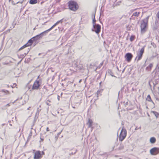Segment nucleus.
Returning <instances> with one entry per match:
<instances>
[{
	"mask_svg": "<svg viewBox=\"0 0 159 159\" xmlns=\"http://www.w3.org/2000/svg\"><path fill=\"white\" fill-rule=\"evenodd\" d=\"M149 16H148L142 21L140 25L141 32L142 34H143L147 31V27L148 25Z\"/></svg>",
	"mask_w": 159,
	"mask_h": 159,
	"instance_id": "nucleus-1",
	"label": "nucleus"
},
{
	"mask_svg": "<svg viewBox=\"0 0 159 159\" xmlns=\"http://www.w3.org/2000/svg\"><path fill=\"white\" fill-rule=\"evenodd\" d=\"M69 8L71 10L75 11L78 8V6L76 2L74 1H70L68 2Z\"/></svg>",
	"mask_w": 159,
	"mask_h": 159,
	"instance_id": "nucleus-2",
	"label": "nucleus"
},
{
	"mask_svg": "<svg viewBox=\"0 0 159 159\" xmlns=\"http://www.w3.org/2000/svg\"><path fill=\"white\" fill-rule=\"evenodd\" d=\"M48 32V30H47L41 33L40 34L32 37V38L33 39V40H34V41H36L40 39L43 36H45L46 34Z\"/></svg>",
	"mask_w": 159,
	"mask_h": 159,
	"instance_id": "nucleus-3",
	"label": "nucleus"
},
{
	"mask_svg": "<svg viewBox=\"0 0 159 159\" xmlns=\"http://www.w3.org/2000/svg\"><path fill=\"white\" fill-rule=\"evenodd\" d=\"M145 46H144L137 53V56L135 58V61H137L138 62L142 58L143 54L144 52V48Z\"/></svg>",
	"mask_w": 159,
	"mask_h": 159,
	"instance_id": "nucleus-4",
	"label": "nucleus"
},
{
	"mask_svg": "<svg viewBox=\"0 0 159 159\" xmlns=\"http://www.w3.org/2000/svg\"><path fill=\"white\" fill-rule=\"evenodd\" d=\"M126 130L125 129L123 128L121 130L119 137V140L120 141H122L126 136Z\"/></svg>",
	"mask_w": 159,
	"mask_h": 159,
	"instance_id": "nucleus-5",
	"label": "nucleus"
},
{
	"mask_svg": "<svg viewBox=\"0 0 159 159\" xmlns=\"http://www.w3.org/2000/svg\"><path fill=\"white\" fill-rule=\"evenodd\" d=\"M101 30V26L98 24L93 25V28L92 29L93 31L95 32L96 34H98L100 32Z\"/></svg>",
	"mask_w": 159,
	"mask_h": 159,
	"instance_id": "nucleus-6",
	"label": "nucleus"
},
{
	"mask_svg": "<svg viewBox=\"0 0 159 159\" xmlns=\"http://www.w3.org/2000/svg\"><path fill=\"white\" fill-rule=\"evenodd\" d=\"M41 84L39 83V80H36L34 82L32 88V90H38L39 89Z\"/></svg>",
	"mask_w": 159,
	"mask_h": 159,
	"instance_id": "nucleus-7",
	"label": "nucleus"
},
{
	"mask_svg": "<svg viewBox=\"0 0 159 159\" xmlns=\"http://www.w3.org/2000/svg\"><path fill=\"white\" fill-rule=\"evenodd\" d=\"M150 154L152 155H156L159 153V148L154 147L150 150Z\"/></svg>",
	"mask_w": 159,
	"mask_h": 159,
	"instance_id": "nucleus-8",
	"label": "nucleus"
},
{
	"mask_svg": "<svg viewBox=\"0 0 159 159\" xmlns=\"http://www.w3.org/2000/svg\"><path fill=\"white\" fill-rule=\"evenodd\" d=\"M133 57V55L130 53H127L125 55V57L128 62H130Z\"/></svg>",
	"mask_w": 159,
	"mask_h": 159,
	"instance_id": "nucleus-9",
	"label": "nucleus"
},
{
	"mask_svg": "<svg viewBox=\"0 0 159 159\" xmlns=\"http://www.w3.org/2000/svg\"><path fill=\"white\" fill-rule=\"evenodd\" d=\"M42 157L40 151H38L35 152L34 156V159H40Z\"/></svg>",
	"mask_w": 159,
	"mask_h": 159,
	"instance_id": "nucleus-10",
	"label": "nucleus"
},
{
	"mask_svg": "<svg viewBox=\"0 0 159 159\" xmlns=\"http://www.w3.org/2000/svg\"><path fill=\"white\" fill-rule=\"evenodd\" d=\"M62 19L61 20L59 21H57V22H56L53 26H52L50 29L48 30V31L49 32L51 30H52L53 28L56 25H57L58 24L60 23H62Z\"/></svg>",
	"mask_w": 159,
	"mask_h": 159,
	"instance_id": "nucleus-11",
	"label": "nucleus"
},
{
	"mask_svg": "<svg viewBox=\"0 0 159 159\" xmlns=\"http://www.w3.org/2000/svg\"><path fill=\"white\" fill-rule=\"evenodd\" d=\"M62 19L61 20L59 21H57V22H56L53 26H52L50 29L48 30V31L49 32L51 30H52L53 28L56 25H57L58 24L60 23H62Z\"/></svg>",
	"mask_w": 159,
	"mask_h": 159,
	"instance_id": "nucleus-12",
	"label": "nucleus"
},
{
	"mask_svg": "<svg viewBox=\"0 0 159 159\" xmlns=\"http://www.w3.org/2000/svg\"><path fill=\"white\" fill-rule=\"evenodd\" d=\"M153 65L152 63L150 64L146 68V70L147 71H150L152 68L153 67Z\"/></svg>",
	"mask_w": 159,
	"mask_h": 159,
	"instance_id": "nucleus-13",
	"label": "nucleus"
},
{
	"mask_svg": "<svg viewBox=\"0 0 159 159\" xmlns=\"http://www.w3.org/2000/svg\"><path fill=\"white\" fill-rule=\"evenodd\" d=\"M34 41V40H33V39L32 38L28 41V42L26 43V44L28 46H29L32 45Z\"/></svg>",
	"mask_w": 159,
	"mask_h": 159,
	"instance_id": "nucleus-14",
	"label": "nucleus"
},
{
	"mask_svg": "<svg viewBox=\"0 0 159 159\" xmlns=\"http://www.w3.org/2000/svg\"><path fill=\"white\" fill-rule=\"evenodd\" d=\"M93 121L92 120L90 119H89L88 120V121L87 123V124L88 125V127L90 128L91 127L92 125Z\"/></svg>",
	"mask_w": 159,
	"mask_h": 159,
	"instance_id": "nucleus-15",
	"label": "nucleus"
},
{
	"mask_svg": "<svg viewBox=\"0 0 159 159\" xmlns=\"http://www.w3.org/2000/svg\"><path fill=\"white\" fill-rule=\"evenodd\" d=\"M156 139L154 137H152L150 139V142L152 143H154L156 141Z\"/></svg>",
	"mask_w": 159,
	"mask_h": 159,
	"instance_id": "nucleus-16",
	"label": "nucleus"
},
{
	"mask_svg": "<svg viewBox=\"0 0 159 159\" xmlns=\"http://www.w3.org/2000/svg\"><path fill=\"white\" fill-rule=\"evenodd\" d=\"M37 2V0H30L29 3L31 4H34Z\"/></svg>",
	"mask_w": 159,
	"mask_h": 159,
	"instance_id": "nucleus-17",
	"label": "nucleus"
},
{
	"mask_svg": "<svg viewBox=\"0 0 159 159\" xmlns=\"http://www.w3.org/2000/svg\"><path fill=\"white\" fill-rule=\"evenodd\" d=\"M124 148V145L122 144L121 143L120 144L119 147L118 148V149L119 150H120L123 149Z\"/></svg>",
	"mask_w": 159,
	"mask_h": 159,
	"instance_id": "nucleus-18",
	"label": "nucleus"
},
{
	"mask_svg": "<svg viewBox=\"0 0 159 159\" xmlns=\"http://www.w3.org/2000/svg\"><path fill=\"white\" fill-rule=\"evenodd\" d=\"M95 14H94V15L93 18V19L92 24H93V25H97V24L96 23V20L95 19Z\"/></svg>",
	"mask_w": 159,
	"mask_h": 159,
	"instance_id": "nucleus-19",
	"label": "nucleus"
},
{
	"mask_svg": "<svg viewBox=\"0 0 159 159\" xmlns=\"http://www.w3.org/2000/svg\"><path fill=\"white\" fill-rule=\"evenodd\" d=\"M152 112L154 115L157 118L159 115V114L157 112L155 111H152Z\"/></svg>",
	"mask_w": 159,
	"mask_h": 159,
	"instance_id": "nucleus-20",
	"label": "nucleus"
},
{
	"mask_svg": "<svg viewBox=\"0 0 159 159\" xmlns=\"http://www.w3.org/2000/svg\"><path fill=\"white\" fill-rule=\"evenodd\" d=\"M135 38V36L134 35H132L131 36V37L130 38V39H129L130 41L132 42L133 41H134V39Z\"/></svg>",
	"mask_w": 159,
	"mask_h": 159,
	"instance_id": "nucleus-21",
	"label": "nucleus"
},
{
	"mask_svg": "<svg viewBox=\"0 0 159 159\" xmlns=\"http://www.w3.org/2000/svg\"><path fill=\"white\" fill-rule=\"evenodd\" d=\"M146 100L148 101H152L151 97L149 95H148L146 98Z\"/></svg>",
	"mask_w": 159,
	"mask_h": 159,
	"instance_id": "nucleus-22",
	"label": "nucleus"
},
{
	"mask_svg": "<svg viewBox=\"0 0 159 159\" xmlns=\"http://www.w3.org/2000/svg\"><path fill=\"white\" fill-rule=\"evenodd\" d=\"M140 13L139 12H135L134 13L133 15L135 16H138Z\"/></svg>",
	"mask_w": 159,
	"mask_h": 159,
	"instance_id": "nucleus-23",
	"label": "nucleus"
},
{
	"mask_svg": "<svg viewBox=\"0 0 159 159\" xmlns=\"http://www.w3.org/2000/svg\"><path fill=\"white\" fill-rule=\"evenodd\" d=\"M28 47L27 45L25 44L23 46L21 47L19 50H22L23 48H25Z\"/></svg>",
	"mask_w": 159,
	"mask_h": 159,
	"instance_id": "nucleus-24",
	"label": "nucleus"
},
{
	"mask_svg": "<svg viewBox=\"0 0 159 159\" xmlns=\"http://www.w3.org/2000/svg\"><path fill=\"white\" fill-rule=\"evenodd\" d=\"M1 92H2L3 93H9V91L7 90H4V89H2V90L1 91Z\"/></svg>",
	"mask_w": 159,
	"mask_h": 159,
	"instance_id": "nucleus-25",
	"label": "nucleus"
},
{
	"mask_svg": "<svg viewBox=\"0 0 159 159\" xmlns=\"http://www.w3.org/2000/svg\"><path fill=\"white\" fill-rule=\"evenodd\" d=\"M51 102V101L49 100H48L46 102V103L48 106H50L51 104L49 103V102Z\"/></svg>",
	"mask_w": 159,
	"mask_h": 159,
	"instance_id": "nucleus-26",
	"label": "nucleus"
},
{
	"mask_svg": "<svg viewBox=\"0 0 159 159\" xmlns=\"http://www.w3.org/2000/svg\"><path fill=\"white\" fill-rule=\"evenodd\" d=\"M73 66H74V67L77 68L78 66V65L75 62L73 63Z\"/></svg>",
	"mask_w": 159,
	"mask_h": 159,
	"instance_id": "nucleus-27",
	"label": "nucleus"
},
{
	"mask_svg": "<svg viewBox=\"0 0 159 159\" xmlns=\"http://www.w3.org/2000/svg\"><path fill=\"white\" fill-rule=\"evenodd\" d=\"M32 131H31L29 134V135L28 136V138H31V137L32 136Z\"/></svg>",
	"mask_w": 159,
	"mask_h": 159,
	"instance_id": "nucleus-28",
	"label": "nucleus"
},
{
	"mask_svg": "<svg viewBox=\"0 0 159 159\" xmlns=\"http://www.w3.org/2000/svg\"><path fill=\"white\" fill-rule=\"evenodd\" d=\"M39 113H38V112H37L36 113V114H35V117H38L39 115Z\"/></svg>",
	"mask_w": 159,
	"mask_h": 159,
	"instance_id": "nucleus-29",
	"label": "nucleus"
},
{
	"mask_svg": "<svg viewBox=\"0 0 159 159\" xmlns=\"http://www.w3.org/2000/svg\"><path fill=\"white\" fill-rule=\"evenodd\" d=\"M100 93V91H98L97 92V97H98V95Z\"/></svg>",
	"mask_w": 159,
	"mask_h": 159,
	"instance_id": "nucleus-30",
	"label": "nucleus"
},
{
	"mask_svg": "<svg viewBox=\"0 0 159 159\" xmlns=\"http://www.w3.org/2000/svg\"><path fill=\"white\" fill-rule=\"evenodd\" d=\"M157 17L158 18H159V11L157 13Z\"/></svg>",
	"mask_w": 159,
	"mask_h": 159,
	"instance_id": "nucleus-31",
	"label": "nucleus"
},
{
	"mask_svg": "<svg viewBox=\"0 0 159 159\" xmlns=\"http://www.w3.org/2000/svg\"><path fill=\"white\" fill-rule=\"evenodd\" d=\"M28 51L27 52V53H25V56H26L27 54V53H28V52H29L30 50H29V49L28 48Z\"/></svg>",
	"mask_w": 159,
	"mask_h": 159,
	"instance_id": "nucleus-32",
	"label": "nucleus"
},
{
	"mask_svg": "<svg viewBox=\"0 0 159 159\" xmlns=\"http://www.w3.org/2000/svg\"><path fill=\"white\" fill-rule=\"evenodd\" d=\"M126 67H125L124 68V69H123V70H122V73H124V71H125V69Z\"/></svg>",
	"mask_w": 159,
	"mask_h": 159,
	"instance_id": "nucleus-33",
	"label": "nucleus"
},
{
	"mask_svg": "<svg viewBox=\"0 0 159 159\" xmlns=\"http://www.w3.org/2000/svg\"><path fill=\"white\" fill-rule=\"evenodd\" d=\"M75 153L71 152V153L70 154V155H74V154H75Z\"/></svg>",
	"mask_w": 159,
	"mask_h": 159,
	"instance_id": "nucleus-34",
	"label": "nucleus"
},
{
	"mask_svg": "<svg viewBox=\"0 0 159 159\" xmlns=\"http://www.w3.org/2000/svg\"><path fill=\"white\" fill-rule=\"evenodd\" d=\"M46 130L47 131H49V128L48 127H47L46 128Z\"/></svg>",
	"mask_w": 159,
	"mask_h": 159,
	"instance_id": "nucleus-35",
	"label": "nucleus"
},
{
	"mask_svg": "<svg viewBox=\"0 0 159 159\" xmlns=\"http://www.w3.org/2000/svg\"><path fill=\"white\" fill-rule=\"evenodd\" d=\"M40 110H39V108H37V112H38V113H39V111H40Z\"/></svg>",
	"mask_w": 159,
	"mask_h": 159,
	"instance_id": "nucleus-36",
	"label": "nucleus"
},
{
	"mask_svg": "<svg viewBox=\"0 0 159 159\" xmlns=\"http://www.w3.org/2000/svg\"><path fill=\"white\" fill-rule=\"evenodd\" d=\"M10 106L9 103L7 104L6 105V106Z\"/></svg>",
	"mask_w": 159,
	"mask_h": 159,
	"instance_id": "nucleus-37",
	"label": "nucleus"
},
{
	"mask_svg": "<svg viewBox=\"0 0 159 159\" xmlns=\"http://www.w3.org/2000/svg\"><path fill=\"white\" fill-rule=\"evenodd\" d=\"M40 139L41 141H43V139L41 138V137H40Z\"/></svg>",
	"mask_w": 159,
	"mask_h": 159,
	"instance_id": "nucleus-38",
	"label": "nucleus"
},
{
	"mask_svg": "<svg viewBox=\"0 0 159 159\" xmlns=\"http://www.w3.org/2000/svg\"><path fill=\"white\" fill-rule=\"evenodd\" d=\"M17 100H18V99H16V100H15L14 101V102H13V103H13H13H15V102H16Z\"/></svg>",
	"mask_w": 159,
	"mask_h": 159,
	"instance_id": "nucleus-39",
	"label": "nucleus"
},
{
	"mask_svg": "<svg viewBox=\"0 0 159 159\" xmlns=\"http://www.w3.org/2000/svg\"><path fill=\"white\" fill-rule=\"evenodd\" d=\"M67 82H68V83H70H70H72L73 82H70V81H67Z\"/></svg>",
	"mask_w": 159,
	"mask_h": 159,
	"instance_id": "nucleus-40",
	"label": "nucleus"
},
{
	"mask_svg": "<svg viewBox=\"0 0 159 159\" xmlns=\"http://www.w3.org/2000/svg\"><path fill=\"white\" fill-rule=\"evenodd\" d=\"M128 102H126L125 105H128Z\"/></svg>",
	"mask_w": 159,
	"mask_h": 159,
	"instance_id": "nucleus-41",
	"label": "nucleus"
},
{
	"mask_svg": "<svg viewBox=\"0 0 159 159\" xmlns=\"http://www.w3.org/2000/svg\"><path fill=\"white\" fill-rule=\"evenodd\" d=\"M138 129V128H137V127H136V128H135V130H136Z\"/></svg>",
	"mask_w": 159,
	"mask_h": 159,
	"instance_id": "nucleus-42",
	"label": "nucleus"
},
{
	"mask_svg": "<svg viewBox=\"0 0 159 159\" xmlns=\"http://www.w3.org/2000/svg\"><path fill=\"white\" fill-rule=\"evenodd\" d=\"M110 75H111L112 76V77H114V76H114L113 75H112V74H111Z\"/></svg>",
	"mask_w": 159,
	"mask_h": 159,
	"instance_id": "nucleus-43",
	"label": "nucleus"
},
{
	"mask_svg": "<svg viewBox=\"0 0 159 159\" xmlns=\"http://www.w3.org/2000/svg\"><path fill=\"white\" fill-rule=\"evenodd\" d=\"M30 108V107H29L28 108H27V110H29Z\"/></svg>",
	"mask_w": 159,
	"mask_h": 159,
	"instance_id": "nucleus-44",
	"label": "nucleus"
},
{
	"mask_svg": "<svg viewBox=\"0 0 159 159\" xmlns=\"http://www.w3.org/2000/svg\"><path fill=\"white\" fill-rule=\"evenodd\" d=\"M36 27H35V28H34L33 29V30H36Z\"/></svg>",
	"mask_w": 159,
	"mask_h": 159,
	"instance_id": "nucleus-45",
	"label": "nucleus"
},
{
	"mask_svg": "<svg viewBox=\"0 0 159 159\" xmlns=\"http://www.w3.org/2000/svg\"><path fill=\"white\" fill-rule=\"evenodd\" d=\"M59 96H58V99L59 100Z\"/></svg>",
	"mask_w": 159,
	"mask_h": 159,
	"instance_id": "nucleus-46",
	"label": "nucleus"
},
{
	"mask_svg": "<svg viewBox=\"0 0 159 159\" xmlns=\"http://www.w3.org/2000/svg\"><path fill=\"white\" fill-rule=\"evenodd\" d=\"M81 80H80V81H79V82H80H80H81Z\"/></svg>",
	"mask_w": 159,
	"mask_h": 159,
	"instance_id": "nucleus-47",
	"label": "nucleus"
},
{
	"mask_svg": "<svg viewBox=\"0 0 159 159\" xmlns=\"http://www.w3.org/2000/svg\"><path fill=\"white\" fill-rule=\"evenodd\" d=\"M42 153L43 154H44V152H42Z\"/></svg>",
	"mask_w": 159,
	"mask_h": 159,
	"instance_id": "nucleus-48",
	"label": "nucleus"
},
{
	"mask_svg": "<svg viewBox=\"0 0 159 159\" xmlns=\"http://www.w3.org/2000/svg\"><path fill=\"white\" fill-rule=\"evenodd\" d=\"M140 128H141V127H140L139 128H138V129H140Z\"/></svg>",
	"mask_w": 159,
	"mask_h": 159,
	"instance_id": "nucleus-49",
	"label": "nucleus"
},
{
	"mask_svg": "<svg viewBox=\"0 0 159 159\" xmlns=\"http://www.w3.org/2000/svg\"><path fill=\"white\" fill-rule=\"evenodd\" d=\"M4 125V124H2V126Z\"/></svg>",
	"mask_w": 159,
	"mask_h": 159,
	"instance_id": "nucleus-50",
	"label": "nucleus"
},
{
	"mask_svg": "<svg viewBox=\"0 0 159 159\" xmlns=\"http://www.w3.org/2000/svg\"><path fill=\"white\" fill-rule=\"evenodd\" d=\"M10 125H11V126H12V125L11 124H10Z\"/></svg>",
	"mask_w": 159,
	"mask_h": 159,
	"instance_id": "nucleus-51",
	"label": "nucleus"
},
{
	"mask_svg": "<svg viewBox=\"0 0 159 159\" xmlns=\"http://www.w3.org/2000/svg\"><path fill=\"white\" fill-rule=\"evenodd\" d=\"M39 76H38V78H39Z\"/></svg>",
	"mask_w": 159,
	"mask_h": 159,
	"instance_id": "nucleus-52",
	"label": "nucleus"
},
{
	"mask_svg": "<svg viewBox=\"0 0 159 159\" xmlns=\"http://www.w3.org/2000/svg\"><path fill=\"white\" fill-rule=\"evenodd\" d=\"M40 54V53H39V55Z\"/></svg>",
	"mask_w": 159,
	"mask_h": 159,
	"instance_id": "nucleus-53",
	"label": "nucleus"
},
{
	"mask_svg": "<svg viewBox=\"0 0 159 159\" xmlns=\"http://www.w3.org/2000/svg\"><path fill=\"white\" fill-rule=\"evenodd\" d=\"M144 66H145V64H144Z\"/></svg>",
	"mask_w": 159,
	"mask_h": 159,
	"instance_id": "nucleus-54",
	"label": "nucleus"
},
{
	"mask_svg": "<svg viewBox=\"0 0 159 159\" xmlns=\"http://www.w3.org/2000/svg\"><path fill=\"white\" fill-rule=\"evenodd\" d=\"M158 69L159 70V66L158 67Z\"/></svg>",
	"mask_w": 159,
	"mask_h": 159,
	"instance_id": "nucleus-55",
	"label": "nucleus"
},
{
	"mask_svg": "<svg viewBox=\"0 0 159 159\" xmlns=\"http://www.w3.org/2000/svg\"><path fill=\"white\" fill-rule=\"evenodd\" d=\"M117 156H115V157H117Z\"/></svg>",
	"mask_w": 159,
	"mask_h": 159,
	"instance_id": "nucleus-56",
	"label": "nucleus"
},
{
	"mask_svg": "<svg viewBox=\"0 0 159 159\" xmlns=\"http://www.w3.org/2000/svg\"><path fill=\"white\" fill-rule=\"evenodd\" d=\"M119 159H122L121 158H120Z\"/></svg>",
	"mask_w": 159,
	"mask_h": 159,
	"instance_id": "nucleus-57",
	"label": "nucleus"
},
{
	"mask_svg": "<svg viewBox=\"0 0 159 159\" xmlns=\"http://www.w3.org/2000/svg\"><path fill=\"white\" fill-rule=\"evenodd\" d=\"M102 63L101 64V65H102Z\"/></svg>",
	"mask_w": 159,
	"mask_h": 159,
	"instance_id": "nucleus-58",
	"label": "nucleus"
},
{
	"mask_svg": "<svg viewBox=\"0 0 159 159\" xmlns=\"http://www.w3.org/2000/svg\"><path fill=\"white\" fill-rule=\"evenodd\" d=\"M102 63L101 64V65H102Z\"/></svg>",
	"mask_w": 159,
	"mask_h": 159,
	"instance_id": "nucleus-59",
	"label": "nucleus"
},
{
	"mask_svg": "<svg viewBox=\"0 0 159 159\" xmlns=\"http://www.w3.org/2000/svg\"><path fill=\"white\" fill-rule=\"evenodd\" d=\"M31 129H33V128H31Z\"/></svg>",
	"mask_w": 159,
	"mask_h": 159,
	"instance_id": "nucleus-60",
	"label": "nucleus"
}]
</instances>
